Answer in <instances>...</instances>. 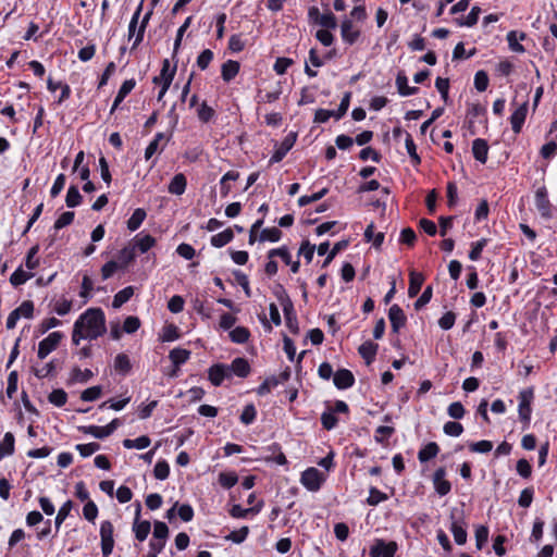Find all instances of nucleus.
<instances>
[{
  "mask_svg": "<svg viewBox=\"0 0 557 557\" xmlns=\"http://www.w3.org/2000/svg\"><path fill=\"white\" fill-rule=\"evenodd\" d=\"M106 318L100 308H89L74 323L72 342L78 345L82 339H96L106 333Z\"/></svg>",
  "mask_w": 557,
  "mask_h": 557,
  "instance_id": "1",
  "label": "nucleus"
},
{
  "mask_svg": "<svg viewBox=\"0 0 557 557\" xmlns=\"http://www.w3.org/2000/svg\"><path fill=\"white\" fill-rule=\"evenodd\" d=\"M534 397L533 388H525L522 389L519 393V407H518V413L519 419L521 422H523L527 426L530 424L531 420V404Z\"/></svg>",
  "mask_w": 557,
  "mask_h": 557,
  "instance_id": "2",
  "label": "nucleus"
},
{
  "mask_svg": "<svg viewBox=\"0 0 557 557\" xmlns=\"http://www.w3.org/2000/svg\"><path fill=\"white\" fill-rule=\"evenodd\" d=\"M280 301L283 307V312L286 321V326L294 334L299 333L298 320L296 312L294 310V305L290 298L284 293V295L280 296Z\"/></svg>",
  "mask_w": 557,
  "mask_h": 557,
  "instance_id": "3",
  "label": "nucleus"
},
{
  "mask_svg": "<svg viewBox=\"0 0 557 557\" xmlns=\"http://www.w3.org/2000/svg\"><path fill=\"white\" fill-rule=\"evenodd\" d=\"M119 426H120V420L113 419L106 426L81 425L77 429H78V431L83 432L84 434H90L96 438H104V437L110 436Z\"/></svg>",
  "mask_w": 557,
  "mask_h": 557,
  "instance_id": "4",
  "label": "nucleus"
},
{
  "mask_svg": "<svg viewBox=\"0 0 557 557\" xmlns=\"http://www.w3.org/2000/svg\"><path fill=\"white\" fill-rule=\"evenodd\" d=\"M535 207L545 220H549L553 216V206L548 199V193L545 187H540L535 191Z\"/></svg>",
  "mask_w": 557,
  "mask_h": 557,
  "instance_id": "5",
  "label": "nucleus"
},
{
  "mask_svg": "<svg viewBox=\"0 0 557 557\" xmlns=\"http://www.w3.org/2000/svg\"><path fill=\"white\" fill-rule=\"evenodd\" d=\"M63 334L61 332H52L46 338H44L38 345L37 356L39 359H45L51 351L57 349Z\"/></svg>",
  "mask_w": 557,
  "mask_h": 557,
  "instance_id": "6",
  "label": "nucleus"
},
{
  "mask_svg": "<svg viewBox=\"0 0 557 557\" xmlns=\"http://www.w3.org/2000/svg\"><path fill=\"white\" fill-rule=\"evenodd\" d=\"M528 96L524 97L521 103L517 104V108L510 115V124L515 134H519L522 131L523 124L528 114Z\"/></svg>",
  "mask_w": 557,
  "mask_h": 557,
  "instance_id": "7",
  "label": "nucleus"
},
{
  "mask_svg": "<svg viewBox=\"0 0 557 557\" xmlns=\"http://www.w3.org/2000/svg\"><path fill=\"white\" fill-rule=\"evenodd\" d=\"M324 478L315 468H308L301 473L300 482L309 491L315 492L321 487Z\"/></svg>",
  "mask_w": 557,
  "mask_h": 557,
  "instance_id": "8",
  "label": "nucleus"
},
{
  "mask_svg": "<svg viewBox=\"0 0 557 557\" xmlns=\"http://www.w3.org/2000/svg\"><path fill=\"white\" fill-rule=\"evenodd\" d=\"M397 550V544L394 541L386 543L382 539L375 540L374 545L370 549L371 557H394Z\"/></svg>",
  "mask_w": 557,
  "mask_h": 557,
  "instance_id": "9",
  "label": "nucleus"
},
{
  "mask_svg": "<svg viewBox=\"0 0 557 557\" xmlns=\"http://www.w3.org/2000/svg\"><path fill=\"white\" fill-rule=\"evenodd\" d=\"M456 509L451 510L450 519H451V525L450 531L454 535V540L456 544L463 545L467 542V530H466V522L462 517L459 519L455 516Z\"/></svg>",
  "mask_w": 557,
  "mask_h": 557,
  "instance_id": "10",
  "label": "nucleus"
},
{
  "mask_svg": "<svg viewBox=\"0 0 557 557\" xmlns=\"http://www.w3.org/2000/svg\"><path fill=\"white\" fill-rule=\"evenodd\" d=\"M296 134L290 133L283 139V141L276 147V149L274 150L273 154L270 158L271 164L277 163L285 158L288 151L293 148L296 141Z\"/></svg>",
  "mask_w": 557,
  "mask_h": 557,
  "instance_id": "11",
  "label": "nucleus"
},
{
  "mask_svg": "<svg viewBox=\"0 0 557 557\" xmlns=\"http://www.w3.org/2000/svg\"><path fill=\"white\" fill-rule=\"evenodd\" d=\"M140 511L141 506L140 504L137 505L136 512H135V519L133 523V531L135 533L136 540L139 542H143L147 539L148 534L150 533L151 524L148 520L140 521Z\"/></svg>",
  "mask_w": 557,
  "mask_h": 557,
  "instance_id": "12",
  "label": "nucleus"
},
{
  "mask_svg": "<svg viewBox=\"0 0 557 557\" xmlns=\"http://www.w3.org/2000/svg\"><path fill=\"white\" fill-rule=\"evenodd\" d=\"M228 366L224 363H215L208 370V379L213 386H220L224 379L230 377Z\"/></svg>",
  "mask_w": 557,
  "mask_h": 557,
  "instance_id": "13",
  "label": "nucleus"
},
{
  "mask_svg": "<svg viewBox=\"0 0 557 557\" xmlns=\"http://www.w3.org/2000/svg\"><path fill=\"white\" fill-rule=\"evenodd\" d=\"M152 246H124L119 255L120 268L127 267L136 256V248L140 253H146Z\"/></svg>",
  "mask_w": 557,
  "mask_h": 557,
  "instance_id": "14",
  "label": "nucleus"
},
{
  "mask_svg": "<svg viewBox=\"0 0 557 557\" xmlns=\"http://www.w3.org/2000/svg\"><path fill=\"white\" fill-rule=\"evenodd\" d=\"M445 475L446 470L444 467L436 469L433 474L434 488L440 496L447 495L451 490V484L445 479Z\"/></svg>",
  "mask_w": 557,
  "mask_h": 557,
  "instance_id": "15",
  "label": "nucleus"
},
{
  "mask_svg": "<svg viewBox=\"0 0 557 557\" xmlns=\"http://www.w3.org/2000/svg\"><path fill=\"white\" fill-rule=\"evenodd\" d=\"M388 319L393 333H398L406 325L407 318L398 305H393L388 310Z\"/></svg>",
  "mask_w": 557,
  "mask_h": 557,
  "instance_id": "16",
  "label": "nucleus"
},
{
  "mask_svg": "<svg viewBox=\"0 0 557 557\" xmlns=\"http://www.w3.org/2000/svg\"><path fill=\"white\" fill-rule=\"evenodd\" d=\"M341 36L346 44L354 45L360 36V30L354 27L350 18L345 17L341 24Z\"/></svg>",
  "mask_w": 557,
  "mask_h": 557,
  "instance_id": "17",
  "label": "nucleus"
},
{
  "mask_svg": "<svg viewBox=\"0 0 557 557\" xmlns=\"http://www.w3.org/2000/svg\"><path fill=\"white\" fill-rule=\"evenodd\" d=\"M176 72V66L171 67L170 61L164 59L162 62V69L158 76H154L152 82L156 85H171Z\"/></svg>",
  "mask_w": 557,
  "mask_h": 557,
  "instance_id": "18",
  "label": "nucleus"
},
{
  "mask_svg": "<svg viewBox=\"0 0 557 557\" xmlns=\"http://www.w3.org/2000/svg\"><path fill=\"white\" fill-rule=\"evenodd\" d=\"M333 382L338 389H346L355 384V376L350 370L339 369L334 373Z\"/></svg>",
  "mask_w": 557,
  "mask_h": 557,
  "instance_id": "19",
  "label": "nucleus"
},
{
  "mask_svg": "<svg viewBox=\"0 0 557 557\" xmlns=\"http://www.w3.org/2000/svg\"><path fill=\"white\" fill-rule=\"evenodd\" d=\"M251 368L247 359L237 357L228 366V373H234L238 377H247L250 374Z\"/></svg>",
  "mask_w": 557,
  "mask_h": 557,
  "instance_id": "20",
  "label": "nucleus"
},
{
  "mask_svg": "<svg viewBox=\"0 0 557 557\" xmlns=\"http://www.w3.org/2000/svg\"><path fill=\"white\" fill-rule=\"evenodd\" d=\"M472 153L476 161L484 164L487 161L488 145L485 139L476 138L472 143Z\"/></svg>",
  "mask_w": 557,
  "mask_h": 557,
  "instance_id": "21",
  "label": "nucleus"
},
{
  "mask_svg": "<svg viewBox=\"0 0 557 557\" xmlns=\"http://www.w3.org/2000/svg\"><path fill=\"white\" fill-rule=\"evenodd\" d=\"M377 349V344L373 343L372 341H366L359 346L358 352L364 359L366 363L369 366L374 361Z\"/></svg>",
  "mask_w": 557,
  "mask_h": 557,
  "instance_id": "22",
  "label": "nucleus"
},
{
  "mask_svg": "<svg viewBox=\"0 0 557 557\" xmlns=\"http://www.w3.org/2000/svg\"><path fill=\"white\" fill-rule=\"evenodd\" d=\"M136 82L134 78L126 79L121 85L117 95L113 101L110 113H113L120 106V103L125 99V97L134 89Z\"/></svg>",
  "mask_w": 557,
  "mask_h": 557,
  "instance_id": "23",
  "label": "nucleus"
},
{
  "mask_svg": "<svg viewBox=\"0 0 557 557\" xmlns=\"http://www.w3.org/2000/svg\"><path fill=\"white\" fill-rule=\"evenodd\" d=\"M187 186L186 177L183 173L176 174L170 182L168 190L172 195L181 196L185 193Z\"/></svg>",
  "mask_w": 557,
  "mask_h": 557,
  "instance_id": "24",
  "label": "nucleus"
},
{
  "mask_svg": "<svg viewBox=\"0 0 557 557\" xmlns=\"http://www.w3.org/2000/svg\"><path fill=\"white\" fill-rule=\"evenodd\" d=\"M114 370L123 376L127 375L131 372L132 362L126 354L121 352L115 356Z\"/></svg>",
  "mask_w": 557,
  "mask_h": 557,
  "instance_id": "25",
  "label": "nucleus"
},
{
  "mask_svg": "<svg viewBox=\"0 0 557 557\" xmlns=\"http://www.w3.org/2000/svg\"><path fill=\"white\" fill-rule=\"evenodd\" d=\"M396 86L398 89V94L403 97L412 96V95L418 94V91H419L418 87L408 86V78L403 73H398V75L396 77Z\"/></svg>",
  "mask_w": 557,
  "mask_h": 557,
  "instance_id": "26",
  "label": "nucleus"
},
{
  "mask_svg": "<svg viewBox=\"0 0 557 557\" xmlns=\"http://www.w3.org/2000/svg\"><path fill=\"white\" fill-rule=\"evenodd\" d=\"M524 33H517L516 30H510L507 34V41L509 49L513 52L523 53L525 51L524 47L519 42V40H524Z\"/></svg>",
  "mask_w": 557,
  "mask_h": 557,
  "instance_id": "27",
  "label": "nucleus"
},
{
  "mask_svg": "<svg viewBox=\"0 0 557 557\" xmlns=\"http://www.w3.org/2000/svg\"><path fill=\"white\" fill-rule=\"evenodd\" d=\"M190 350L184 348H174L169 354V359L175 368H180L190 357Z\"/></svg>",
  "mask_w": 557,
  "mask_h": 557,
  "instance_id": "28",
  "label": "nucleus"
},
{
  "mask_svg": "<svg viewBox=\"0 0 557 557\" xmlns=\"http://www.w3.org/2000/svg\"><path fill=\"white\" fill-rule=\"evenodd\" d=\"M239 72V63L228 60L222 64L221 75L224 82H231Z\"/></svg>",
  "mask_w": 557,
  "mask_h": 557,
  "instance_id": "29",
  "label": "nucleus"
},
{
  "mask_svg": "<svg viewBox=\"0 0 557 557\" xmlns=\"http://www.w3.org/2000/svg\"><path fill=\"white\" fill-rule=\"evenodd\" d=\"M141 11H143V1L138 4V7L136 8V10L133 13V16L129 21L128 29H127V39L128 40H132V39H134V41L136 40L137 29L140 24L139 18H140Z\"/></svg>",
  "mask_w": 557,
  "mask_h": 557,
  "instance_id": "30",
  "label": "nucleus"
},
{
  "mask_svg": "<svg viewBox=\"0 0 557 557\" xmlns=\"http://www.w3.org/2000/svg\"><path fill=\"white\" fill-rule=\"evenodd\" d=\"M424 282V277L421 273H416L414 271L410 272L409 287H408V296L416 297Z\"/></svg>",
  "mask_w": 557,
  "mask_h": 557,
  "instance_id": "31",
  "label": "nucleus"
},
{
  "mask_svg": "<svg viewBox=\"0 0 557 557\" xmlns=\"http://www.w3.org/2000/svg\"><path fill=\"white\" fill-rule=\"evenodd\" d=\"M151 15H152V10H149L147 13H145V15L143 16L141 20L139 18L140 24L138 26L137 34H136V40L133 42L132 49H136L143 42L145 33H146V28L149 24Z\"/></svg>",
  "mask_w": 557,
  "mask_h": 557,
  "instance_id": "32",
  "label": "nucleus"
},
{
  "mask_svg": "<svg viewBox=\"0 0 557 557\" xmlns=\"http://www.w3.org/2000/svg\"><path fill=\"white\" fill-rule=\"evenodd\" d=\"M440 451V447L435 442H430L418 453V459L420 462H426L432 458L436 457Z\"/></svg>",
  "mask_w": 557,
  "mask_h": 557,
  "instance_id": "33",
  "label": "nucleus"
},
{
  "mask_svg": "<svg viewBox=\"0 0 557 557\" xmlns=\"http://www.w3.org/2000/svg\"><path fill=\"white\" fill-rule=\"evenodd\" d=\"M133 295H134V288L132 286H127V287L121 289L120 292H117L114 295L113 301H112V307L120 308L122 305L127 302Z\"/></svg>",
  "mask_w": 557,
  "mask_h": 557,
  "instance_id": "34",
  "label": "nucleus"
},
{
  "mask_svg": "<svg viewBox=\"0 0 557 557\" xmlns=\"http://www.w3.org/2000/svg\"><path fill=\"white\" fill-rule=\"evenodd\" d=\"M250 337V332L245 326H236L230 332V338L233 343L244 344Z\"/></svg>",
  "mask_w": 557,
  "mask_h": 557,
  "instance_id": "35",
  "label": "nucleus"
},
{
  "mask_svg": "<svg viewBox=\"0 0 557 557\" xmlns=\"http://www.w3.org/2000/svg\"><path fill=\"white\" fill-rule=\"evenodd\" d=\"M14 453V435L11 432L4 434L3 442H0V460Z\"/></svg>",
  "mask_w": 557,
  "mask_h": 557,
  "instance_id": "36",
  "label": "nucleus"
},
{
  "mask_svg": "<svg viewBox=\"0 0 557 557\" xmlns=\"http://www.w3.org/2000/svg\"><path fill=\"white\" fill-rule=\"evenodd\" d=\"M83 197L75 185H71L66 193L65 202L69 208H75L81 205Z\"/></svg>",
  "mask_w": 557,
  "mask_h": 557,
  "instance_id": "37",
  "label": "nucleus"
},
{
  "mask_svg": "<svg viewBox=\"0 0 557 557\" xmlns=\"http://www.w3.org/2000/svg\"><path fill=\"white\" fill-rule=\"evenodd\" d=\"M364 240L372 244H383L385 235L383 232L374 233V224L370 223L364 230Z\"/></svg>",
  "mask_w": 557,
  "mask_h": 557,
  "instance_id": "38",
  "label": "nucleus"
},
{
  "mask_svg": "<svg viewBox=\"0 0 557 557\" xmlns=\"http://www.w3.org/2000/svg\"><path fill=\"white\" fill-rule=\"evenodd\" d=\"M282 232L277 227L264 228L260 232L259 242L276 243L281 239Z\"/></svg>",
  "mask_w": 557,
  "mask_h": 557,
  "instance_id": "39",
  "label": "nucleus"
},
{
  "mask_svg": "<svg viewBox=\"0 0 557 557\" xmlns=\"http://www.w3.org/2000/svg\"><path fill=\"white\" fill-rule=\"evenodd\" d=\"M405 146H406V150L411 159L412 164L418 165L421 162V159H420L419 154L417 153L416 144L412 139V136L409 133H406Z\"/></svg>",
  "mask_w": 557,
  "mask_h": 557,
  "instance_id": "40",
  "label": "nucleus"
},
{
  "mask_svg": "<svg viewBox=\"0 0 557 557\" xmlns=\"http://www.w3.org/2000/svg\"><path fill=\"white\" fill-rule=\"evenodd\" d=\"M145 218H146L145 210L140 209V208L136 209L127 221L128 230L136 231L137 228H139V226L144 222Z\"/></svg>",
  "mask_w": 557,
  "mask_h": 557,
  "instance_id": "41",
  "label": "nucleus"
},
{
  "mask_svg": "<svg viewBox=\"0 0 557 557\" xmlns=\"http://www.w3.org/2000/svg\"><path fill=\"white\" fill-rule=\"evenodd\" d=\"M48 400L57 407H62L67 401V394L64 389L57 388L49 394Z\"/></svg>",
  "mask_w": 557,
  "mask_h": 557,
  "instance_id": "42",
  "label": "nucleus"
},
{
  "mask_svg": "<svg viewBox=\"0 0 557 557\" xmlns=\"http://www.w3.org/2000/svg\"><path fill=\"white\" fill-rule=\"evenodd\" d=\"M92 376L94 373L89 369L83 371L78 367H75L71 372V380L78 383H87Z\"/></svg>",
  "mask_w": 557,
  "mask_h": 557,
  "instance_id": "43",
  "label": "nucleus"
},
{
  "mask_svg": "<svg viewBox=\"0 0 557 557\" xmlns=\"http://www.w3.org/2000/svg\"><path fill=\"white\" fill-rule=\"evenodd\" d=\"M317 22L325 29H335L337 27V21L332 12L320 14Z\"/></svg>",
  "mask_w": 557,
  "mask_h": 557,
  "instance_id": "44",
  "label": "nucleus"
},
{
  "mask_svg": "<svg viewBox=\"0 0 557 557\" xmlns=\"http://www.w3.org/2000/svg\"><path fill=\"white\" fill-rule=\"evenodd\" d=\"M169 536V528L168 525L162 521H154L153 523V539H156L158 542H164L166 541Z\"/></svg>",
  "mask_w": 557,
  "mask_h": 557,
  "instance_id": "45",
  "label": "nucleus"
},
{
  "mask_svg": "<svg viewBox=\"0 0 557 557\" xmlns=\"http://www.w3.org/2000/svg\"><path fill=\"white\" fill-rule=\"evenodd\" d=\"M72 507H73L72 500H67L59 509L55 520H54L57 531L60 529L61 524L64 522L66 517L70 515Z\"/></svg>",
  "mask_w": 557,
  "mask_h": 557,
  "instance_id": "46",
  "label": "nucleus"
},
{
  "mask_svg": "<svg viewBox=\"0 0 557 557\" xmlns=\"http://www.w3.org/2000/svg\"><path fill=\"white\" fill-rule=\"evenodd\" d=\"M215 115L214 110L207 104V102H202L197 109V116L202 123L210 122Z\"/></svg>",
  "mask_w": 557,
  "mask_h": 557,
  "instance_id": "47",
  "label": "nucleus"
},
{
  "mask_svg": "<svg viewBox=\"0 0 557 557\" xmlns=\"http://www.w3.org/2000/svg\"><path fill=\"white\" fill-rule=\"evenodd\" d=\"M32 276H33V274H32V273L25 272V271H24V270H22V268L20 267L18 269H16V270L11 274L10 283H11L13 286H20V285L24 284L26 281H28Z\"/></svg>",
  "mask_w": 557,
  "mask_h": 557,
  "instance_id": "48",
  "label": "nucleus"
},
{
  "mask_svg": "<svg viewBox=\"0 0 557 557\" xmlns=\"http://www.w3.org/2000/svg\"><path fill=\"white\" fill-rule=\"evenodd\" d=\"M278 384L280 380L276 376H269L262 382V384L259 385V387L257 388V393L259 396H264L271 392L272 387H275Z\"/></svg>",
  "mask_w": 557,
  "mask_h": 557,
  "instance_id": "49",
  "label": "nucleus"
},
{
  "mask_svg": "<svg viewBox=\"0 0 557 557\" xmlns=\"http://www.w3.org/2000/svg\"><path fill=\"white\" fill-rule=\"evenodd\" d=\"M350 98H351V94L350 92H345V95L343 96L342 100H341V103L338 106V109L337 110H332L333 111V114H334V117L336 120H341L347 112L349 106H350Z\"/></svg>",
  "mask_w": 557,
  "mask_h": 557,
  "instance_id": "50",
  "label": "nucleus"
},
{
  "mask_svg": "<svg viewBox=\"0 0 557 557\" xmlns=\"http://www.w3.org/2000/svg\"><path fill=\"white\" fill-rule=\"evenodd\" d=\"M102 394V387L100 385L91 386L86 388L81 394V399L84 401H94L98 399Z\"/></svg>",
  "mask_w": 557,
  "mask_h": 557,
  "instance_id": "51",
  "label": "nucleus"
},
{
  "mask_svg": "<svg viewBox=\"0 0 557 557\" xmlns=\"http://www.w3.org/2000/svg\"><path fill=\"white\" fill-rule=\"evenodd\" d=\"M249 534V528L247 525L242 527L239 530L232 531L225 539L233 543H243Z\"/></svg>",
  "mask_w": 557,
  "mask_h": 557,
  "instance_id": "52",
  "label": "nucleus"
},
{
  "mask_svg": "<svg viewBox=\"0 0 557 557\" xmlns=\"http://www.w3.org/2000/svg\"><path fill=\"white\" fill-rule=\"evenodd\" d=\"M154 478L165 480L170 474V466L165 460H159L153 469Z\"/></svg>",
  "mask_w": 557,
  "mask_h": 557,
  "instance_id": "53",
  "label": "nucleus"
},
{
  "mask_svg": "<svg viewBox=\"0 0 557 557\" xmlns=\"http://www.w3.org/2000/svg\"><path fill=\"white\" fill-rule=\"evenodd\" d=\"M238 481V476L234 472H221L219 474V483L224 488L233 487Z\"/></svg>",
  "mask_w": 557,
  "mask_h": 557,
  "instance_id": "54",
  "label": "nucleus"
},
{
  "mask_svg": "<svg viewBox=\"0 0 557 557\" xmlns=\"http://www.w3.org/2000/svg\"><path fill=\"white\" fill-rule=\"evenodd\" d=\"M79 455L84 458L91 456L94 453L100 449V445L96 442L88 444H77L75 447Z\"/></svg>",
  "mask_w": 557,
  "mask_h": 557,
  "instance_id": "55",
  "label": "nucleus"
},
{
  "mask_svg": "<svg viewBox=\"0 0 557 557\" xmlns=\"http://www.w3.org/2000/svg\"><path fill=\"white\" fill-rule=\"evenodd\" d=\"M180 338L178 327L174 324H168L163 327L161 339L163 342H173Z\"/></svg>",
  "mask_w": 557,
  "mask_h": 557,
  "instance_id": "56",
  "label": "nucleus"
},
{
  "mask_svg": "<svg viewBox=\"0 0 557 557\" xmlns=\"http://www.w3.org/2000/svg\"><path fill=\"white\" fill-rule=\"evenodd\" d=\"M369 497L367 499L368 505L370 506H376L381 502H384L387 499V495L381 491H379L376 487H371L369 491Z\"/></svg>",
  "mask_w": 557,
  "mask_h": 557,
  "instance_id": "57",
  "label": "nucleus"
},
{
  "mask_svg": "<svg viewBox=\"0 0 557 557\" xmlns=\"http://www.w3.org/2000/svg\"><path fill=\"white\" fill-rule=\"evenodd\" d=\"M443 431L446 435L449 436H459L463 432V426L461 423L456 421H448L444 424Z\"/></svg>",
  "mask_w": 557,
  "mask_h": 557,
  "instance_id": "58",
  "label": "nucleus"
},
{
  "mask_svg": "<svg viewBox=\"0 0 557 557\" xmlns=\"http://www.w3.org/2000/svg\"><path fill=\"white\" fill-rule=\"evenodd\" d=\"M257 411L255 406L252 404H249L245 406L239 419L242 423L248 425L255 421Z\"/></svg>",
  "mask_w": 557,
  "mask_h": 557,
  "instance_id": "59",
  "label": "nucleus"
},
{
  "mask_svg": "<svg viewBox=\"0 0 557 557\" xmlns=\"http://www.w3.org/2000/svg\"><path fill=\"white\" fill-rule=\"evenodd\" d=\"M14 311L17 312L20 319L22 317L26 318V319H30L34 313V304L30 300H25L21 304V306H18L16 309H14Z\"/></svg>",
  "mask_w": 557,
  "mask_h": 557,
  "instance_id": "60",
  "label": "nucleus"
},
{
  "mask_svg": "<svg viewBox=\"0 0 557 557\" xmlns=\"http://www.w3.org/2000/svg\"><path fill=\"white\" fill-rule=\"evenodd\" d=\"M488 86V76L484 71H478L474 75V87L478 91H485Z\"/></svg>",
  "mask_w": 557,
  "mask_h": 557,
  "instance_id": "61",
  "label": "nucleus"
},
{
  "mask_svg": "<svg viewBox=\"0 0 557 557\" xmlns=\"http://www.w3.org/2000/svg\"><path fill=\"white\" fill-rule=\"evenodd\" d=\"M337 422L338 419L333 412L325 411L321 414L322 426L327 431L334 429L337 425Z\"/></svg>",
  "mask_w": 557,
  "mask_h": 557,
  "instance_id": "62",
  "label": "nucleus"
},
{
  "mask_svg": "<svg viewBox=\"0 0 557 557\" xmlns=\"http://www.w3.org/2000/svg\"><path fill=\"white\" fill-rule=\"evenodd\" d=\"M394 432L395 429L393 426L381 425L376 429L374 438L377 443L382 444L385 440L391 437Z\"/></svg>",
  "mask_w": 557,
  "mask_h": 557,
  "instance_id": "63",
  "label": "nucleus"
},
{
  "mask_svg": "<svg viewBox=\"0 0 557 557\" xmlns=\"http://www.w3.org/2000/svg\"><path fill=\"white\" fill-rule=\"evenodd\" d=\"M140 327V320L137 317H127L123 323V331L127 334L136 332Z\"/></svg>",
  "mask_w": 557,
  "mask_h": 557,
  "instance_id": "64",
  "label": "nucleus"
}]
</instances>
